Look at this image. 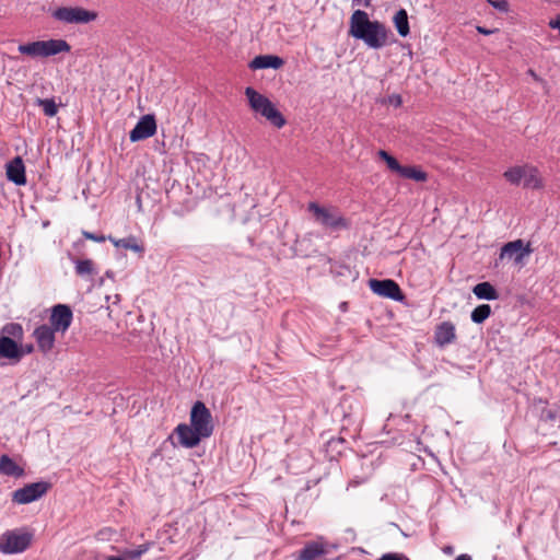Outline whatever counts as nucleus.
Segmentation results:
<instances>
[{"mask_svg":"<svg viewBox=\"0 0 560 560\" xmlns=\"http://www.w3.org/2000/svg\"><path fill=\"white\" fill-rule=\"evenodd\" d=\"M20 349L23 350V355H24L25 353H31L33 351L34 347H33V345H26L24 347H20Z\"/></svg>","mask_w":560,"mask_h":560,"instance_id":"79ce46f5","label":"nucleus"},{"mask_svg":"<svg viewBox=\"0 0 560 560\" xmlns=\"http://www.w3.org/2000/svg\"><path fill=\"white\" fill-rule=\"evenodd\" d=\"M0 355L5 359L20 360L23 357V350L9 336L0 337Z\"/></svg>","mask_w":560,"mask_h":560,"instance_id":"aec40b11","label":"nucleus"},{"mask_svg":"<svg viewBox=\"0 0 560 560\" xmlns=\"http://www.w3.org/2000/svg\"><path fill=\"white\" fill-rule=\"evenodd\" d=\"M307 210L313 213L315 221L326 229L338 231L348 226L346 219L336 209L310 202Z\"/></svg>","mask_w":560,"mask_h":560,"instance_id":"39448f33","label":"nucleus"},{"mask_svg":"<svg viewBox=\"0 0 560 560\" xmlns=\"http://www.w3.org/2000/svg\"><path fill=\"white\" fill-rule=\"evenodd\" d=\"M82 235L84 236V238L93 241V242H97V243H103L106 240H108V236H105L103 234L92 233L89 231H83Z\"/></svg>","mask_w":560,"mask_h":560,"instance_id":"f704fd0d","label":"nucleus"},{"mask_svg":"<svg viewBox=\"0 0 560 560\" xmlns=\"http://www.w3.org/2000/svg\"><path fill=\"white\" fill-rule=\"evenodd\" d=\"M352 5L369 8L371 0H352Z\"/></svg>","mask_w":560,"mask_h":560,"instance_id":"58836bf2","label":"nucleus"},{"mask_svg":"<svg viewBox=\"0 0 560 560\" xmlns=\"http://www.w3.org/2000/svg\"><path fill=\"white\" fill-rule=\"evenodd\" d=\"M325 546L317 541L306 542L300 550L296 560H327Z\"/></svg>","mask_w":560,"mask_h":560,"instance_id":"f3484780","label":"nucleus"},{"mask_svg":"<svg viewBox=\"0 0 560 560\" xmlns=\"http://www.w3.org/2000/svg\"><path fill=\"white\" fill-rule=\"evenodd\" d=\"M525 175V165L513 166L503 173L504 178L512 185H520Z\"/></svg>","mask_w":560,"mask_h":560,"instance_id":"bb28decb","label":"nucleus"},{"mask_svg":"<svg viewBox=\"0 0 560 560\" xmlns=\"http://www.w3.org/2000/svg\"><path fill=\"white\" fill-rule=\"evenodd\" d=\"M3 332L7 334L9 337H13V338H20L22 337L23 335V328L20 324L18 323H10V324H7L4 327H3Z\"/></svg>","mask_w":560,"mask_h":560,"instance_id":"2f4dec72","label":"nucleus"},{"mask_svg":"<svg viewBox=\"0 0 560 560\" xmlns=\"http://www.w3.org/2000/svg\"><path fill=\"white\" fill-rule=\"evenodd\" d=\"M51 485L47 481L27 483L12 492V502L16 504H28L44 497Z\"/></svg>","mask_w":560,"mask_h":560,"instance_id":"6e6552de","label":"nucleus"},{"mask_svg":"<svg viewBox=\"0 0 560 560\" xmlns=\"http://www.w3.org/2000/svg\"><path fill=\"white\" fill-rule=\"evenodd\" d=\"M58 332L50 326L43 324L35 328L33 332V337L36 340L38 350L44 354L50 352L55 346L56 337L55 334Z\"/></svg>","mask_w":560,"mask_h":560,"instance_id":"ddd939ff","label":"nucleus"},{"mask_svg":"<svg viewBox=\"0 0 560 560\" xmlns=\"http://www.w3.org/2000/svg\"><path fill=\"white\" fill-rule=\"evenodd\" d=\"M394 25L397 30V33L401 37H407L410 33L408 13L405 9H399L393 19Z\"/></svg>","mask_w":560,"mask_h":560,"instance_id":"b1692460","label":"nucleus"},{"mask_svg":"<svg viewBox=\"0 0 560 560\" xmlns=\"http://www.w3.org/2000/svg\"><path fill=\"white\" fill-rule=\"evenodd\" d=\"M52 18L69 24H86L96 20L97 13L81 7H60L52 12Z\"/></svg>","mask_w":560,"mask_h":560,"instance_id":"423d86ee","label":"nucleus"},{"mask_svg":"<svg viewBox=\"0 0 560 560\" xmlns=\"http://www.w3.org/2000/svg\"><path fill=\"white\" fill-rule=\"evenodd\" d=\"M156 132V121L153 115L142 116L129 133L131 142L148 139Z\"/></svg>","mask_w":560,"mask_h":560,"instance_id":"f8f14e48","label":"nucleus"},{"mask_svg":"<svg viewBox=\"0 0 560 560\" xmlns=\"http://www.w3.org/2000/svg\"><path fill=\"white\" fill-rule=\"evenodd\" d=\"M524 187L539 189L542 187V182L539 176V171L536 166L530 164H525V175L523 177Z\"/></svg>","mask_w":560,"mask_h":560,"instance_id":"5701e85b","label":"nucleus"},{"mask_svg":"<svg viewBox=\"0 0 560 560\" xmlns=\"http://www.w3.org/2000/svg\"><path fill=\"white\" fill-rule=\"evenodd\" d=\"M36 104L42 107L44 114L54 117L58 113V106L54 98H37Z\"/></svg>","mask_w":560,"mask_h":560,"instance_id":"c85d7f7f","label":"nucleus"},{"mask_svg":"<svg viewBox=\"0 0 560 560\" xmlns=\"http://www.w3.org/2000/svg\"><path fill=\"white\" fill-rule=\"evenodd\" d=\"M378 560H410L402 553H385Z\"/></svg>","mask_w":560,"mask_h":560,"instance_id":"c9c22d12","label":"nucleus"},{"mask_svg":"<svg viewBox=\"0 0 560 560\" xmlns=\"http://www.w3.org/2000/svg\"><path fill=\"white\" fill-rule=\"evenodd\" d=\"M284 60L276 55L256 56L248 65L252 70L258 69H279L283 66Z\"/></svg>","mask_w":560,"mask_h":560,"instance_id":"a211bd4d","label":"nucleus"},{"mask_svg":"<svg viewBox=\"0 0 560 560\" xmlns=\"http://www.w3.org/2000/svg\"><path fill=\"white\" fill-rule=\"evenodd\" d=\"M490 315L491 306L489 304H480L472 310L470 318L475 324H482Z\"/></svg>","mask_w":560,"mask_h":560,"instance_id":"cd10ccee","label":"nucleus"},{"mask_svg":"<svg viewBox=\"0 0 560 560\" xmlns=\"http://www.w3.org/2000/svg\"><path fill=\"white\" fill-rule=\"evenodd\" d=\"M527 74L530 75L537 82H544V80L533 69H528Z\"/></svg>","mask_w":560,"mask_h":560,"instance_id":"a19ab883","label":"nucleus"},{"mask_svg":"<svg viewBox=\"0 0 560 560\" xmlns=\"http://www.w3.org/2000/svg\"><path fill=\"white\" fill-rule=\"evenodd\" d=\"M559 418V412L557 409L545 408L541 410L540 420L545 422H552Z\"/></svg>","mask_w":560,"mask_h":560,"instance_id":"473e14b6","label":"nucleus"},{"mask_svg":"<svg viewBox=\"0 0 560 560\" xmlns=\"http://www.w3.org/2000/svg\"><path fill=\"white\" fill-rule=\"evenodd\" d=\"M150 548V544H142L132 549H126L122 552L125 560H138L140 559Z\"/></svg>","mask_w":560,"mask_h":560,"instance_id":"c756f323","label":"nucleus"},{"mask_svg":"<svg viewBox=\"0 0 560 560\" xmlns=\"http://www.w3.org/2000/svg\"><path fill=\"white\" fill-rule=\"evenodd\" d=\"M18 50L22 55L30 56L32 58L37 57H51L61 52H69L71 46L65 39H48V40H36L26 44H20Z\"/></svg>","mask_w":560,"mask_h":560,"instance_id":"7ed1b4c3","label":"nucleus"},{"mask_svg":"<svg viewBox=\"0 0 560 560\" xmlns=\"http://www.w3.org/2000/svg\"><path fill=\"white\" fill-rule=\"evenodd\" d=\"M33 540V533L26 528H14L0 536V551L14 555L25 551Z\"/></svg>","mask_w":560,"mask_h":560,"instance_id":"20e7f679","label":"nucleus"},{"mask_svg":"<svg viewBox=\"0 0 560 560\" xmlns=\"http://www.w3.org/2000/svg\"><path fill=\"white\" fill-rule=\"evenodd\" d=\"M72 319L73 313L71 307L67 304H57L51 308L48 326L58 332H66L69 329Z\"/></svg>","mask_w":560,"mask_h":560,"instance_id":"9d476101","label":"nucleus"},{"mask_svg":"<svg viewBox=\"0 0 560 560\" xmlns=\"http://www.w3.org/2000/svg\"><path fill=\"white\" fill-rule=\"evenodd\" d=\"M474 294L480 300L494 301L499 299L497 289L490 282H480L472 288Z\"/></svg>","mask_w":560,"mask_h":560,"instance_id":"4be33fe9","label":"nucleus"},{"mask_svg":"<svg viewBox=\"0 0 560 560\" xmlns=\"http://www.w3.org/2000/svg\"><path fill=\"white\" fill-rule=\"evenodd\" d=\"M497 30H488L483 26H477V32L480 33V34H483V35H490L492 33H494Z\"/></svg>","mask_w":560,"mask_h":560,"instance_id":"ea45409f","label":"nucleus"},{"mask_svg":"<svg viewBox=\"0 0 560 560\" xmlns=\"http://www.w3.org/2000/svg\"><path fill=\"white\" fill-rule=\"evenodd\" d=\"M74 264L75 273L80 277L94 276L97 273L92 259L71 258Z\"/></svg>","mask_w":560,"mask_h":560,"instance_id":"393cba45","label":"nucleus"},{"mask_svg":"<svg viewBox=\"0 0 560 560\" xmlns=\"http://www.w3.org/2000/svg\"><path fill=\"white\" fill-rule=\"evenodd\" d=\"M349 34L373 49L389 44L390 31L380 21H371L365 11L355 10L350 18Z\"/></svg>","mask_w":560,"mask_h":560,"instance_id":"f257e3e1","label":"nucleus"},{"mask_svg":"<svg viewBox=\"0 0 560 560\" xmlns=\"http://www.w3.org/2000/svg\"><path fill=\"white\" fill-rule=\"evenodd\" d=\"M452 550H453V549H452V547H446V548L444 549V551H445V552H452Z\"/></svg>","mask_w":560,"mask_h":560,"instance_id":"a18cd8bd","label":"nucleus"},{"mask_svg":"<svg viewBox=\"0 0 560 560\" xmlns=\"http://www.w3.org/2000/svg\"><path fill=\"white\" fill-rule=\"evenodd\" d=\"M0 474L8 477L21 478L24 476V468L19 466L9 455L0 456Z\"/></svg>","mask_w":560,"mask_h":560,"instance_id":"412c9836","label":"nucleus"},{"mask_svg":"<svg viewBox=\"0 0 560 560\" xmlns=\"http://www.w3.org/2000/svg\"><path fill=\"white\" fill-rule=\"evenodd\" d=\"M487 2L498 11L502 13H506L510 10V4L508 0H487Z\"/></svg>","mask_w":560,"mask_h":560,"instance_id":"72a5a7b5","label":"nucleus"},{"mask_svg":"<svg viewBox=\"0 0 560 560\" xmlns=\"http://www.w3.org/2000/svg\"><path fill=\"white\" fill-rule=\"evenodd\" d=\"M388 102L395 107H399L402 103V98L399 94H392L388 96Z\"/></svg>","mask_w":560,"mask_h":560,"instance_id":"e433bc0d","label":"nucleus"},{"mask_svg":"<svg viewBox=\"0 0 560 560\" xmlns=\"http://www.w3.org/2000/svg\"><path fill=\"white\" fill-rule=\"evenodd\" d=\"M175 433L178 438V443L187 448H192L199 444L201 436L191 425L180 423L176 427Z\"/></svg>","mask_w":560,"mask_h":560,"instance_id":"4468645a","label":"nucleus"},{"mask_svg":"<svg viewBox=\"0 0 560 560\" xmlns=\"http://www.w3.org/2000/svg\"><path fill=\"white\" fill-rule=\"evenodd\" d=\"M245 95L250 108L265 117L272 126L282 128L285 125L284 116L276 108L273 103L265 95L258 93L254 88H246Z\"/></svg>","mask_w":560,"mask_h":560,"instance_id":"f03ea898","label":"nucleus"},{"mask_svg":"<svg viewBox=\"0 0 560 560\" xmlns=\"http://www.w3.org/2000/svg\"><path fill=\"white\" fill-rule=\"evenodd\" d=\"M369 287L373 293L380 296L392 299L397 302L405 299L400 287L392 279H370Z\"/></svg>","mask_w":560,"mask_h":560,"instance_id":"1a4fd4ad","label":"nucleus"},{"mask_svg":"<svg viewBox=\"0 0 560 560\" xmlns=\"http://www.w3.org/2000/svg\"><path fill=\"white\" fill-rule=\"evenodd\" d=\"M107 560H125V559L121 557L110 556L107 558Z\"/></svg>","mask_w":560,"mask_h":560,"instance_id":"c03bdc74","label":"nucleus"},{"mask_svg":"<svg viewBox=\"0 0 560 560\" xmlns=\"http://www.w3.org/2000/svg\"><path fill=\"white\" fill-rule=\"evenodd\" d=\"M402 178L413 179L415 182H425L428 174L417 166H404L399 173Z\"/></svg>","mask_w":560,"mask_h":560,"instance_id":"a878e982","label":"nucleus"},{"mask_svg":"<svg viewBox=\"0 0 560 560\" xmlns=\"http://www.w3.org/2000/svg\"><path fill=\"white\" fill-rule=\"evenodd\" d=\"M549 26L553 30H558L560 34V14L549 21Z\"/></svg>","mask_w":560,"mask_h":560,"instance_id":"4c0bfd02","label":"nucleus"},{"mask_svg":"<svg viewBox=\"0 0 560 560\" xmlns=\"http://www.w3.org/2000/svg\"><path fill=\"white\" fill-rule=\"evenodd\" d=\"M456 340L455 325L451 322H442L434 331V342L438 347L444 348Z\"/></svg>","mask_w":560,"mask_h":560,"instance_id":"2eb2a0df","label":"nucleus"},{"mask_svg":"<svg viewBox=\"0 0 560 560\" xmlns=\"http://www.w3.org/2000/svg\"><path fill=\"white\" fill-rule=\"evenodd\" d=\"M455 560H471V557L469 555H459Z\"/></svg>","mask_w":560,"mask_h":560,"instance_id":"37998d69","label":"nucleus"},{"mask_svg":"<svg viewBox=\"0 0 560 560\" xmlns=\"http://www.w3.org/2000/svg\"><path fill=\"white\" fill-rule=\"evenodd\" d=\"M532 253L533 249L530 247V243L524 245L523 240H515L501 247L500 259H514L516 264H520L523 261L525 256H528Z\"/></svg>","mask_w":560,"mask_h":560,"instance_id":"9b49d317","label":"nucleus"},{"mask_svg":"<svg viewBox=\"0 0 560 560\" xmlns=\"http://www.w3.org/2000/svg\"><path fill=\"white\" fill-rule=\"evenodd\" d=\"M108 241L112 242L115 247L131 250L140 256L143 255L145 250L143 243L135 235H129L124 238H115L109 235Z\"/></svg>","mask_w":560,"mask_h":560,"instance_id":"6ab92c4d","label":"nucleus"},{"mask_svg":"<svg viewBox=\"0 0 560 560\" xmlns=\"http://www.w3.org/2000/svg\"><path fill=\"white\" fill-rule=\"evenodd\" d=\"M7 178L18 186L26 184L25 165L21 156H15L8 162Z\"/></svg>","mask_w":560,"mask_h":560,"instance_id":"dca6fc26","label":"nucleus"},{"mask_svg":"<svg viewBox=\"0 0 560 560\" xmlns=\"http://www.w3.org/2000/svg\"><path fill=\"white\" fill-rule=\"evenodd\" d=\"M190 425L205 439L212 434V416L202 401L194 404L190 411Z\"/></svg>","mask_w":560,"mask_h":560,"instance_id":"0eeeda50","label":"nucleus"},{"mask_svg":"<svg viewBox=\"0 0 560 560\" xmlns=\"http://www.w3.org/2000/svg\"><path fill=\"white\" fill-rule=\"evenodd\" d=\"M377 155L380 156V159H382L386 163L387 167L390 171H393L399 175L402 165H400L399 162L393 155H390L385 150H380L377 152Z\"/></svg>","mask_w":560,"mask_h":560,"instance_id":"7c9ffc66","label":"nucleus"}]
</instances>
